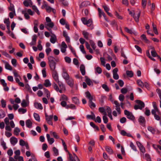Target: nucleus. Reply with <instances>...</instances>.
I'll list each match as a JSON object with an SVG mask.
<instances>
[{
    "mask_svg": "<svg viewBox=\"0 0 161 161\" xmlns=\"http://www.w3.org/2000/svg\"><path fill=\"white\" fill-rule=\"evenodd\" d=\"M99 111L103 113V114L104 115H106V112L105 111V109L103 107H100L99 108Z\"/></svg>",
    "mask_w": 161,
    "mask_h": 161,
    "instance_id": "2f4dec72",
    "label": "nucleus"
},
{
    "mask_svg": "<svg viewBox=\"0 0 161 161\" xmlns=\"http://www.w3.org/2000/svg\"><path fill=\"white\" fill-rule=\"evenodd\" d=\"M91 115H86V118L88 119H92L95 120V116L93 112H91Z\"/></svg>",
    "mask_w": 161,
    "mask_h": 161,
    "instance_id": "dca6fc26",
    "label": "nucleus"
},
{
    "mask_svg": "<svg viewBox=\"0 0 161 161\" xmlns=\"http://www.w3.org/2000/svg\"><path fill=\"white\" fill-rule=\"evenodd\" d=\"M11 143L13 145H14L18 142L17 139L14 137H12L10 139Z\"/></svg>",
    "mask_w": 161,
    "mask_h": 161,
    "instance_id": "ddd939ff",
    "label": "nucleus"
},
{
    "mask_svg": "<svg viewBox=\"0 0 161 161\" xmlns=\"http://www.w3.org/2000/svg\"><path fill=\"white\" fill-rule=\"evenodd\" d=\"M148 130L151 131L153 134L155 133V130L154 128L151 126H148L147 127Z\"/></svg>",
    "mask_w": 161,
    "mask_h": 161,
    "instance_id": "3c124183",
    "label": "nucleus"
},
{
    "mask_svg": "<svg viewBox=\"0 0 161 161\" xmlns=\"http://www.w3.org/2000/svg\"><path fill=\"white\" fill-rule=\"evenodd\" d=\"M45 116L46 117V121L47 122L48 124L51 125H52L53 124L52 120L53 117V115H48L47 113L45 114Z\"/></svg>",
    "mask_w": 161,
    "mask_h": 161,
    "instance_id": "39448f33",
    "label": "nucleus"
},
{
    "mask_svg": "<svg viewBox=\"0 0 161 161\" xmlns=\"http://www.w3.org/2000/svg\"><path fill=\"white\" fill-rule=\"evenodd\" d=\"M63 73L62 74V76L63 78L66 80H68L69 78V74H68L66 69L65 68H63Z\"/></svg>",
    "mask_w": 161,
    "mask_h": 161,
    "instance_id": "423d86ee",
    "label": "nucleus"
},
{
    "mask_svg": "<svg viewBox=\"0 0 161 161\" xmlns=\"http://www.w3.org/2000/svg\"><path fill=\"white\" fill-rule=\"evenodd\" d=\"M53 150L54 156H57L58 155V150L55 147H54L53 148Z\"/></svg>",
    "mask_w": 161,
    "mask_h": 161,
    "instance_id": "473e14b6",
    "label": "nucleus"
},
{
    "mask_svg": "<svg viewBox=\"0 0 161 161\" xmlns=\"http://www.w3.org/2000/svg\"><path fill=\"white\" fill-rule=\"evenodd\" d=\"M48 64L51 71L56 70V63L55 61L56 59L52 56H49L48 57Z\"/></svg>",
    "mask_w": 161,
    "mask_h": 161,
    "instance_id": "f257e3e1",
    "label": "nucleus"
},
{
    "mask_svg": "<svg viewBox=\"0 0 161 161\" xmlns=\"http://www.w3.org/2000/svg\"><path fill=\"white\" fill-rule=\"evenodd\" d=\"M105 150L110 154H113L114 153L113 150L110 147L108 146L105 147Z\"/></svg>",
    "mask_w": 161,
    "mask_h": 161,
    "instance_id": "4468645a",
    "label": "nucleus"
},
{
    "mask_svg": "<svg viewBox=\"0 0 161 161\" xmlns=\"http://www.w3.org/2000/svg\"><path fill=\"white\" fill-rule=\"evenodd\" d=\"M156 112H157L158 114L159 115H160L161 114V112L159 111L158 109V110H156V109H153L151 111V113L152 114H153V115H155V114H156Z\"/></svg>",
    "mask_w": 161,
    "mask_h": 161,
    "instance_id": "bb28decb",
    "label": "nucleus"
},
{
    "mask_svg": "<svg viewBox=\"0 0 161 161\" xmlns=\"http://www.w3.org/2000/svg\"><path fill=\"white\" fill-rule=\"evenodd\" d=\"M152 49H153V50L151 51V53L153 57H156L157 56V53L156 52V51L155 50L154 47H153Z\"/></svg>",
    "mask_w": 161,
    "mask_h": 161,
    "instance_id": "58836bf2",
    "label": "nucleus"
},
{
    "mask_svg": "<svg viewBox=\"0 0 161 161\" xmlns=\"http://www.w3.org/2000/svg\"><path fill=\"white\" fill-rule=\"evenodd\" d=\"M118 71L117 68H114L113 70V77L115 80H118L119 78V76L117 74V72Z\"/></svg>",
    "mask_w": 161,
    "mask_h": 161,
    "instance_id": "6e6552de",
    "label": "nucleus"
},
{
    "mask_svg": "<svg viewBox=\"0 0 161 161\" xmlns=\"http://www.w3.org/2000/svg\"><path fill=\"white\" fill-rule=\"evenodd\" d=\"M69 154V159L70 161H76L75 158L69 152H68Z\"/></svg>",
    "mask_w": 161,
    "mask_h": 161,
    "instance_id": "de8ad7c7",
    "label": "nucleus"
},
{
    "mask_svg": "<svg viewBox=\"0 0 161 161\" xmlns=\"http://www.w3.org/2000/svg\"><path fill=\"white\" fill-rule=\"evenodd\" d=\"M89 106L91 108H94L96 107V105L92 102V100H89Z\"/></svg>",
    "mask_w": 161,
    "mask_h": 161,
    "instance_id": "ea45409f",
    "label": "nucleus"
},
{
    "mask_svg": "<svg viewBox=\"0 0 161 161\" xmlns=\"http://www.w3.org/2000/svg\"><path fill=\"white\" fill-rule=\"evenodd\" d=\"M32 9L34 10L38 15L40 14V12L35 5H32L31 7Z\"/></svg>",
    "mask_w": 161,
    "mask_h": 161,
    "instance_id": "cd10ccee",
    "label": "nucleus"
},
{
    "mask_svg": "<svg viewBox=\"0 0 161 161\" xmlns=\"http://www.w3.org/2000/svg\"><path fill=\"white\" fill-rule=\"evenodd\" d=\"M2 54L7 58L10 57V56L5 51H1Z\"/></svg>",
    "mask_w": 161,
    "mask_h": 161,
    "instance_id": "864d4df0",
    "label": "nucleus"
},
{
    "mask_svg": "<svg viewBox=\"0 0 161 161\" xmlns=\"http://www.w3.org/2000/svg\"><path fill=\"white\" fill-rule=\"evenodd\" d=\"M138 120L141 125L143 126L145 125L146 123V120L144 117L142 116H140Z\"/></svg>",
    "mask_w": 161,
    "mask_h": 161,
    "instance_id": "9d476101",
    "label": "nucleus"
},
{
    "mask_svg": "<svg viewBox=\"0 0 161 161\" xmlns=\"http://www.w3.org/2000/svg\"><path fill=\"white\" fill-rule=\"evenodd\" d=\"M44 92L46 94V97L47 98H49L50 97V92L47 89L45 88H44L43 89Z\"/></svg>",
    "mask_w": 161,
    "mask_h": 161,
    "instance_id": "f704fd0d",
    "label": "nucleus"
},
{
    "mask_svg": "<svg viewBox=\"0 0 161 161\" xmlns=\"http://www.w3.org/2000/svg\"><path fill=\"white\" fill-rule=\"evenodd\" d=\"M6 115L5 112L3 110L0 109V119L4 118Z\"/></svg>",
    "mask_w": 161,
    "mask_h": 161,
    "instance_id": "c756f323",
    "label": "nucleus"
},
{
    "mask_svg": "<svg viewBox=\"0 0 161 161\" xmlns=\"http://www.w3.org/2000/svg\"><path fill=\"white\" fill-rule=\"evenodd\" d=\"M20 132V129L16 127L14 130V134L16 136H18L19 135V133Z\"/></svg>",
    "mask_w": 161,
    "mask_h": 161,
    "instance_id": "72a5a7b5",
    "label": "nucleus"
},
{
    "mask_svg": "<svg viewBox=\"0 0 161 161\" xmlns=\"http://www.w3.org/2000/svg\"><path fill=\"white\" fill-rule=\"evenodd\" d=\"M119 99L120 101L123 102L125 99V96L123 94H120L119 96Z\"/></svg>",
    "mask_w": 161,
    "mask_h": 161,
    "instance_id": "13d9d810",
    "label": "nucleus"
},
{
    "mask_svg": "<svg viewBox=\"0 0 161 161\" xmlns=\"http://www.w3.org/2000/svg\"><path fill=\"white\" fill-rule=\"evenodd\" d=\"M60 104L62 107L65 108L67 109V107L68 105L67 104V103L66 101H62L60 103Z\"/></svg>",
    "mask_w": 161,
    "mask_h": 161,
    "instance_id": "c9c22d12",
    "label": "nucleus"
},
{
    "mask_svg": "<svg viewBox=\"0 0 161 161\" xmlns=\"http://www.w3.org/2000/svg\"><path fill=\"white\" fill-rule=\"evenodd\" d=\"M47 12L50 13L51 11H52L54 13H55V10L53 8H52L50 6H48L46 9Z\"/></svg>",
    "mask_w": 161,
    "mask_h": 161,
    "instance_id": "393cba45",
    "label": "nucleus"
},
{
    "mask_svg": "<svg viewBox=\"0 0 161 161\" xmlns=\"http://www.w3.org/2000/svg\"><path fill=\"white\" fill-rule=\"evenodd\" d=\"M65 61L66 62L69 64L71 62V60L70 58L68 57H65L64 58Z\"/></svg>",
    "mask_w": 161,
    "mask_h": 161,
    "instance_id": "0e129e2a",
    "label": "nucleus"
},
{
    "mask_svg": "<svg viewBox=\"0 0 161 161\" xmlns=\"http://www.w3.org/2000/svg\"><path fill=\"white\" fill-rule=\"evenodd\" d=\"M80 48L81 52L84 54H86V52L85 50L84 46L83 45H81L80 46Z\"/></svg>",
    "mask_w": 161,
    "mask_h": 161,
    "instance_id": "5fc2aeb1",
    "label": "nucleus"
},
{
    "mask_svg": "<svg viewBox=\"0 0 161 161\" xmlns=\"http://www.w3.org/2000/svg\"><path fill=\"white\" fill-rule=\"evenodd\" d=\"M98 12L99 14V17H101V16L103 15L105 18V14L104 12L102 11L101 9L99 8H98Z\"/></svg>",
    "mask_w": 161,
    "mask_h": 161,
    "instance_id": "e433bc0d",
    "label": "nucleus"
},
{
    "mask_svg": "<svg viewBox=\"0 0 161 161\" xmlns=\"http://www.w3.org/2000/svg\"><path fill=\"white\" fill-rule=\"evenodd\" d=\"M57 41V37L55 35L51 36L50 39V41L52 43H54Z\"/></svg>",
    "mask_w": 161,
    "mask_h": 161,
    "instance_id": "b1692460",
    "label": "nucleus"
},
{
    "mask_svg": "<svg viewBox=\"0 0 161 161\" xmlns=\"http://www.w3.org/2000/svg\"><path fill=\"white\" fill-rule=\"evenodd\" d=\"M34 104L35 107L36 108L41 110L43 109V107L40 103L37 102H35Z\"/></svg>",
    "mask_w": 161,
    "mask_h": 161,
    "instance_id": "f3484780",
    "label": "nucleus"
},
{
    "mask_svg": "<svg viewBox=\"0 0 161 161\" xmlns=\"http://www.w3.org/2000/svg\"><path fill=\"white\" fill-rule=\"evenodd\" d=\"M136 103L138 104V105H136L134 106V108L135 110L140 109L142 110L143 108L145 107L144 103L142 101L137 100H136Z\"/></svg>",
    "mask_w": 161,
    "mask_h": 161,
    "instance_id": "7ed1b4c3",
    "label": "nucleus"
},
{
    "mask_svg": "<svg viewBox=\"0 0 161 161\" xmlns=\"http://www.w3.org/2000/svg\"><path fill=\"white\" fill-rule=\"evenodd\" d=\"M25 124L26 126L28 128H31L32 126V123L30 119H28L26 121Z\"/></svg>",
    "mask_w": 161,
    "mask_h": 161,
    "instance_id": "5701e85b",
    "label": "nucleus"
},
{
    "mask_svg": "<svg viewBox=\"0 0 161 161\" xmlns=\"http://www.w3.org/2000/svg\"><path fill=\"white\" fill-rule=\"evenodd\" d=\"M141 12L140 11H139L138 13L137 16H134V17H133L134 18L136 22H138L139 21V19L140 15Z\"/></svg>",
    "mask_w": 161,
    "mask_h": 161,
    "instance_id": "a19ab883",
    "label": "nucleus"
},
{
    "mask_svg": "<svg viewBox=\"0 0 161 161\" xmlns=\"http://www.w3.org/2000/svg\"><path fill=\"white\" fill-rule=\"evenodd\" d=\"M115 105L116 110L117 111L119 114H120L121 113L120 108V105L118 101L115 100L113 103Z\"/></svg>",
    "mask_w": 161,
    "mask_h": 161,
    "instance_id": "0eeeda50",
    "label": "nucleus"
},
{
    "mask_svg": "<svg viewBox=\"0 0 161 161\" xmlns=\"http://www.w3.org/2000/svg\"><path fill=\"white\" fill-rule=\"evenodd\" d=\"M51 85L50 81L48 79H46L45 80L44 85L46 87L50 86Z\"/></svg>",
    "mask_w": 161,
    "mask_h": 161,
    "instance_id": "412c9836",
    "label": "nucleus"
},
{
    "mask_svg": "<svg viewBox=\"0 0 161 161\" xmlns=\"http://www.w3.org/2000/svg\"><path fill=\"white\" fill-rule=\"evenodd\" d=\"M90 125L94 129H95L96 130L98 131L99 130V128L98 126L96 125L93 122H91L90 123Z\"/></svg>",
    "mask_w": 161,
    "mask_h": 161,
    "instance_id": "c03bdc74",
    "label": "nucleus"
},
{
    "mask_svg": "<svg viewBox=\"0 0 161 161\" xmlns=\"http://www.w3.org/2000/svg\"><path fill=\"white\" fill-rule=\"evenodd\" d=\"M147 4V0H142V5L144 8H145Z\"/></svg>",
    "mask_w": 161,
    "mask_h": 161,
    "instance_id": "69168bd1",
    "label": "nucleus"
},
{
    "mask_svg": "<svg viewBox=\"0 0 161 161\" xmlns=\"http://www.w3.org/2000/svg\"><path fill=\"white\" fill-rule=\"evenodd\" d=\"M68 100V97L65 95L63 94L62 95L60 100L67 101Z\"/></svg>",
    "mask_w": 161,
    "mask_h": 161,
    "instance_id": "09e8293b",
    "label": "nucleus"
},
{
    "mask_svg": "<svg viewBox=\"0 0 161 161\" xmlns=\"http://www.w3.org/2000/svg\"><path fill=\"white\" fill-rule=\"evenodd\" d=\"M34 116L36 120L38 122L40 121V118L38 114L34 113Z\"/></svg>",
    "mask_w": 161,
    "mask_h": 161,
    "instance_id": "37998d69",
    "label": "nucleus"
},
{
    "mask_svg": "<svg viewBox=\"0 0 161 161\" xmlns=\"http://www.w3.org/2000/svg\"><path fill=\"white\" fill-rule=\"evenodd\" d=\"M22 13L24 15V17L26 19H28L30 18L29 14L27 13L26 10H23L22 11Z\"/></svg>",
    "mask_w": 161,
    "mask_h": 161,
    "instance_id": "aec40b11",
    "label": "nucleus"
},
{
    "mask_svg": "<svg viewBox=\"0 0 161 161\" xmlns=\"http://www.w3.org/2000/svg\"><path fill=\"white\" fill-rule=\"evenodd\" d=\"M21 105L22 107H25L27 106V104L26 101L25 100H23L21 103Z\"/></svg>",
    "mask_w": 161,
    "mask_h": 161,
    "instance_id": "bf43d9fd",
    "label": "nucleus"
},
{
    "mask_svg": "<svg viewBox=\"0 0 161 161\" xmlns=\"http://www.w3.org/2000/svg\"><path fill=\"white\" fill-rule=\"evenodd\" d=\"M45 51L47 55L48 56L50 52L52 51V50L50 48L48 47L46 49Z\"/></svg>",
    "mask_w": 161,
    "mask_h": 161,
    "instance_id": "774afa93",
    "label": "nucleus"
},
{
    "mask_svg": "<svg viewBox=\"0 0 161 161\" xmlns=\"http://www.w3.org/2000/svg\"><path fill=\"white\" fill-rule=\"evenodd\" d=\"M80 70L81 74L83 75L85 74V66L83 64H81L80 66Z\"/></svg>",
    "mask_w": 161,
    "mask_h": 161,
    "instance_id": "a211bd4d",
    "label": "nucleus"
},
{
    "mask_svg": "<svg viewBox=\"0 0 161 161\" xmlns=\"http://www.w3.org/2000/svg\"><path fill=\"white\" fill-rule=\"evenodd\" d=\"M82 32L84 37L87 40H88L89 37L92 36L91 34L85 31H83Z\"/></svg>",
    "mask_w": 161,
    "mask_h": 161,
    "instance_id": "9b49d317",
    "label": "nucleus"
},
{
    "mask_svg": "<svg viewBox=\"0 0 161 161\" xmlns=\"http://www.w3.org/2000/svg\"><path fill=\"white\" fill-rule=\"evenodd\" d=\"M62 141L63 145L64 147V150L66 152H69L68 151V150H67V147L66 145L65 142H64V140H62Z\"/></svg>",
    "mask_w": 161,
    "mask_h": 161,
    "instance_id": "4d7b16f0",
    "label": "nucleus"
},
{
    "mask_svg": "<svg viewBox=\"0 0 161 161\" xmlns=\"http://www.w3.org/2000/svg\"><path fill=\"white\" fill-rule=\"evenodd\" d=\"M69 108H70L72 109H75L76 107L74 104H70L69 105H68L67 106V109H68Z\"/></svg>",
    "mask_w": 161,
    "mask_h": 161,
    "instance_id": "8fccbe9b",
    "label": "nucleus"
},
{
    "mask_svg": "<svg viewBox=\"0 0 161 161\" xmlns=\"http://www.w3.org/2000/svg\"><path fill=\"white\" fill-rule=\"evenodd\" d=\"M137 83L138 86L142 88H143L144 87V84L141 80H137Z\"/></svg>",
    "mask_w": 161,
    "mask_h": 161,
    "instance_id": "a878e982",
    "label": "nucleus"
},
{
    "mask_svg": "<svg viewBox=\"0 0 161 161\" xmlns=\"http://www.w3.org/2000/svg\"><path fill=\"white\" fill-rule=\"evenodd\" d=\"M1 106L3 108H5L6 106V102L5 100L2 99L1 100Z\"/></svg>",
    "mask_w": 161,
    "mask_h": 161,
    "instance_id": "6e6d98bb",
    "label": "nucleus"
},
{
    "mask_svg": "<svg viewBox=\"0 0 161 161\" xmlns=\"http://www.w3.org/2000/svg\"><path fill=\"white\" fill-rule=\"evenodd\" d=\"M86 80L85 81L86 82L87 84L89 85L90 86L91 85H93V83L91 80L87 76H86Z\"/></svg>",
    "mask_w": 161,
    "mask_h": 161,
    "instance_id": "4be33fe9",
    "label": "nucleus"
},
{
    "mask_svg": "<svg viewBox=\"0 0 161 161\" xmlns=\"http://www.w3.org/2000/svg\"><path fill=\"white\" fill-rule=\"evenodd\" d=\"M5 68L6 69L11 70L12 69L11 66L7 62L5 64Z\"/></svg>",
    "mask_w": 161,
    "mask_h": 161,
    "instance_id": "4c0bfd02",
    "label": "nucleus"
},
{
    "mask_svg": "<svg viewBox=\"0 0 161 161\" xmlns=\"http://www.w3.org/2000/svg\"><path fill=\"white\" fill-rule=\"evenodd\" d=\"M53 87L55 90L57 91L58 92L59 91V89L57 85L55 83H53Z\"/></svg>",
    "mask_w": 161,
    "mask_h": 161,
    "instance_id": "338daca9",
    "label": "nucleus"
},
{
    "mask_svg": "<svg viewBox=\"0 0 161 161\" xmlns=\"http://www.w3.org/2000/svg\"><path fill=\"white\" fill-rule=\"evenodd\" d=\"M68 84L70 87H72L74 84V81L71 78H69L68 80H66Z\"/></svg>",
    "mask_w": 161,
    "mask_h": 161,
    "instance_id": "2eb2a0df",
    "label": "nucleus"
},
{
    "mask_svg": "<svg viewBox=\"0 0 161 161\" xmlns=\"http://www.w3.org/2000/svg\"><path fill=\"white\" fill-rule=\"evenodd\" d=\"M8 9L9 10L14 12L15 14V11L14 8V5L12 3H10V6L8 8Z\"/></svg>",
    "mask_w": 161,
    "mask_h": 161,
    "instance_id": "7c9ffc66",
    "label": "nucleus"
},
{
    "mask_svg": "<svg viewBox=\"0 0 161 161\" xmlns=\"http://www.w3.org/2000/svg\"><path fill=\"white\" fill-rule=\"evenodd\" d=\"M26 110L23 108H19L18 109L19 112H21L22 114H24L26 112Z\"/></svg>",
    "mask_w": 161,
    "mask_h": 161,
    "instance_id": "052dcab7",
    "label": "nucleus"
},
{
    "mask_svg": "<svg viewBox=\"0 0 161 161\" xmlns=\"http://www.w3.org/2000/svg\"><path fill=\"white\" fill-rule=\"evenodd\" d=\"M111 25L113 27H116L117 29H118V26L117 25L116 22L115 21V20H113L111 22Z\"/></svg>",
    "mask_w": 161,
    "mask_h": 161,
    "instance_id": "49530a36",
    "label": "nucleus"
},
{
    "mask_svg": "<svg viewBox=\"0 0 161 161\" xmlns=\"http://www.w3.org/2000/svg\"><path fill=\"white\" fill-rule=\"evenodd\" d=\"M47 137V141L50 144H52L54 142V140L53 138H50V135L49 134H47L46 135Z\"/></svg>",
    "mask_w": 161,
    "mask_h": 161,
    "instance_id": "f8f14e48",
    "label": "nucleus"
},
{
    "mask_svg": "<svg viewBox=\"0 0 161 161\" xmlns=\"http://www.w3.org/2000/svg\"><path fill=\"white\" fill-rule=\"evenodd\" d=\"M52 75L53 79L56 82H59L58 75L56 70L52 71Z\"/></svg>",
    "mask_w": 161,
    "mask_h": 161,
    "instance_id": "1a4fd4ad",
    "label": "nucleus"
},
{
    "mask_svg": "<svg viewBox=\"0 0 161 161\" xmlns=\"http://www.w3.org/2000/svg\"><path fill=\"white\" fill-rule=\"evenodd\" d=\"M72 100L75 104H78L79 103V99L76 97H74L72 98Z\"/></svg>",
    "mask_w": 161,
    "mask_h": 161,
    "instance_id": "c85d7f7f",
    "label": "nucleus"
},
{
    "mask_svg": "<svg viewBox=\"0 0 161 161\" xmlns=\"http://www.w3.org/2000/svg\"><path fill=\"white\" fill-rule=\"evenodd\" d=\"M95 71L98 74L101 73L102 72V70L101 68L99 67H97L95 69Z\"/></svg>",
    "mask_w": 161,
    "mask_h": 161,
    "instance_id": "603ef678",
    "label": "nucleus"
},
{
    "mask_svg": "<svg viewBox=\"0 0 161 161\" xmlns=\"http://www.w3.org/2000/svg\"><path fill=\"white\" fill-rule=\"evenodd\" d=\"M124 114L126 116L127 118L131 120H134L135 117L131 112L128 111L127 110H124Z\"/></svg>",
    "mask_w": 161,
    "mask_h": 161,
    "instance_id": "20e7f679",
    "label": "nucleus"
},
{
    "mask_svg": "<svg viewBox=\"0 0 161 161\" xmlns=\"http://www.w3.org/2000/svg\"><path fill=\"white\" fill-rule=\"evenodd\" d=\"M25 87L29 92L31 93L32 92V90L28 84H27L25 85Z\"/></svg>",
    "mask_w": 161,
    "mask_h": 161,
    "instance_id": "680f3d73",
    "label": "nucleus"
},
{
    "mask_svg": "<svg viewBox=\"0 0 161 161\" xmlns=\"http://www.w3.org/2000/svg\"><path fill=\"white\" fill-rule=\"evenodd\" d=\"M126 74L128 76L131 77L133 76V73L132 71L127 70L126 72Z\"/></svg>",
    "mask_w": 161,
    "mask_h": 161,
    "instance_id": "a18cd8bd",
    "label": "nucleus"
},
{
    "mask_svg": "<svg viewBox=\"0 0 161 161\" xmlns=\"http://www.w3.org/2000/svg\"><path fill=\"white\" fill-rule=\"evenodd\" d=\"M90 44L92 47L93 50H95L96 48V46L95 45V43L92 40H90L89 41Z\"/></svg>",
    "mask_w": 161,
    "mask_h": 161,
    "instance_id": "79ce46f5",
    "label": "nucleus"
},
{
    "mask_svg": "<svg viewBox=\"0 0 161 161\" xmlns=\"http://www.w3.org/2000/svg\"><path fill=\"white\" fill-rule=\"evenodd\" d=\"M102 86L107 92H108L109 91V89L106 85L103 84L102 85Z\"/></svg>",
    "mask_w": 161,
    "mask_h": 161,
    "instance_id": "e2e57ef3",
    "label": "nucleus"
},
{
    "mask_svg": "<svg viewBox=\"0 0 161 161\" xmlns=\"http://www.w3.org/2000/svg\"><path fill=\"white\" fill-rule=\"evenodd\" d=\"M81 20L84 24L86 25L88 27L91 26L92 29L93 28V21L91 19L87 20L85 18H82Z\"/></svg>",
    "mask_w": 161,
    "mask_h": 161,
    "instance_id": "f03ea898",
    "label": "nucleus"
},
{
    "mask_svg": "<svg viewBox=\"0 0 161 161\" xmlns=\"http://www.w3.org/2000/svg\"><path fill=\"white\" fill-rule=\"evenodd\" d=\"M85 94L86 95V97L89 99V100H91L93 99V97L92 96L89 92L87 91L86 92Z\"/></svg>",
    "mask_w": 161,
    "mask_h": 161,
    "instance_id": "6ab92c4d",
    "label": "nucleus"
}]
</instances>
